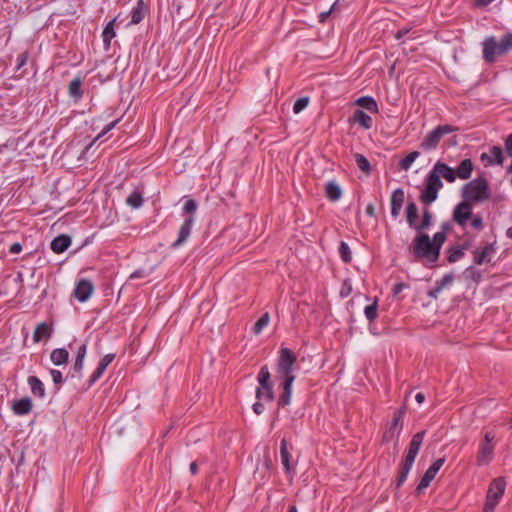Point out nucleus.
I'll return each instance as SVG.
<instances>
[{
    "instance_id": "obj_45",
    "label": "nucleus",
    "mask_w": 512,
    "mask_h": 512,
    "mask_svg": "<svg viewBox=\"0 0 512 512\" xmlns=\"http://www.w3.org/2000/svg\"><path fill=\"white\" fill-rule=\"evenodd\" d=\"M309 101V97L306 96L298 98L293 105V112L298 114L303 111L308 106Z\"/></svg>"
},
{
    "instance_id": "obj_40",
    "label": "nucleus",
    "mask_w": 512,
    "mask_h": 512,
    "mask_svg": "<svg viewBox=\"0 0 512 512\" xmlns=\"http://www.w3.org/2000/svg\"><path fill=\"white\" fill-rule=\"evenodd\" d=\"M354 158L358 168L365 174L369 175L372 170L369 160L363 154L360 153H356L354 155Z\"/></svg>"
},
{
    "instance_id": "obj_32",
    "label": "nucleus",
    "mask_w": 512,
    "mask_h": 512,
    "mask_svg": "<svg viewBox=\"0 0 512 512\" xmlns=\"http://www.w3.org/2000/svg\"><path fill=\"white\" fill-rule=\"evenodd\" d=\"M418 207L415 202H408L406 205V220L410 228L416 230L418 225Z\"/></svg>"
},
{
    "instance_id": "obj_39",
    "label": "nucleus",
    "mask_w": 512,
    "mask_h": 512,
    "mask_svg": "<svg viewBox=\"0 0 512 512\" xmlns=\"http://www.w3.org/2000/svg\"><path fill=\"white\" fill-rule=\"evenodd\" d=\"M364 314L370 324H372L378 317V299L375 298L373 303L366 306Z\"/></svg>"
},
{
    "instance_id": "obj_24",
    "label": "nucleus",
    "mask_w": 512,
    "mask_h": 512,
    "mask_svg": "<svg viewBox=\"0 0 512 512\" xmlns=\"http://www.w3.org/2000/svg\"><path fill=\"white\" fill-rule=\"evenodd\" d=\"M27 383L33 396L43 399L46 396L45 386L37 376H29Z\"/></svg>"
},
{
    "instance_id": "obj_16",
    "label": "nucleus",
    "mask_w": 512,
    "mask_h": 512,
    "mask_svg": "<svg viewBox=\"0 0 512 512\" xmlns=\"http://www.w3.org/2000/svg\"><path fill=\"white\" fill-rule=\"evenodd\" d=\"M93 290L94 286L91 281L87 279H81L76 283L74 296L79 302L83 303L90 298Z\"/></svg>"
},
{
    "instance_id": "obj_6",
    "label": "nucleus",
    "mask_w": 512,
    "mask_h": 512,
    "mask_svg": "<svg viewBox=\"0 0 512 512\" xmlns=\"http://www.w3.org/2000/svg\"><path fill=\"white\" fill-rule=\"evenodd\" d=\"M491 197V190L489 187L488 180L483 176H478L477 178L471 180L466 183L462 188V198L463 200L471 203H480L484 202Z\"/></svg>"
},
{
    "instance_id": "obj_41",
    "label": "nucleus",
    "mask_w": 512,
    "mask_h": 512,
    "mask_svg": "<svg viewBox=\"0 0 512 512\" xmlns=\"http://www.w3.org/2000/svg\"><path fill=\"white\" fill-rule=\"evenodd\" d=\"M338 252H339L341 260L344 263H350L352 261L351 249L345 241L340 242Z\"/></svg>"
},
{
    "instance_id": "obj_60",
    "label": "nucleus",
    "mask_w": 512,
    "mask_h": 512,
    "mask_svg": "<svg viewBox=\"0 0 512 512\" xmlns=\"http://www.w3.org/2000/svg\"><path fill=\"white\" fill-rule=\"evenodd\" d=\"M410 30H411V29H410V28H408V27H403V28L399 29V30L396 32V34H395V38H396L397 40H400L402 37H404L406 34H408Z\"/></svg>"
},
{
    "instance_id": "obj_61",
    "label": "nucleus",
    "mask_w": 512,
    "mask_h": 512,
    "mask_svg": "<svg viewBox=\"0 0 512 512\" xmlns=\"http://www.w3.org/2000/svg\"><path fill=\"white\" fill-rule=\"evenodd\" d=\"M366 214L370 217H375V207L372 203H369L367 206H366V210H365Z\"/></svg>"
},
{
    "instance_id": "obj_62",
    "label": "nucleus",
    "mask_w": 512,
    "mask_h": 512,
    "mask_svg": "<svg viewBox=\"0 0 512 512\" xmlns=\"http://www.w3.org/2000/svg\"><path fill=\"white\" fill-rule=\"evenodd\" d=\"M145 276V272L141 269L135 270L131 275V279L142 278Z\"/></svg>"
},
{
    "instance_id": "obj_4",
    "label": "nucleus",
    "mask_w": 512,
    "mask_h": 512,
    "mask_svg": "<svg viewBox=\"0 0 512 512\" xmlns=\"http://www.w3.org/2000/svg\"><path fill=\"white\" fill-rule=\"evenodd\" d=\"M482 45V57L486 63H494L498 57L512 51V32L505 33L498 41L495 36H487Z\"/></svg>"
},
{
    "instance_id": "obj_59",
    "label": "nucleus",
    "mask_w": 512,
    "mask_h": 512,
    "mask_svg": "<svg viewBox=\"0 0 512 512\" xmlns=\"http://www.w3.org/2000/svg\"><path fill=\"white\" fill-rule=\"evenodd\" d=\"M441 230L439 232H444V234H448L452 231V223L450 221H445L440 226Z\"/></svg>"
},
{
    "instance_id": "obj_37",
    "label": "nucleus",
    "mask_w": 512,
    "mask_h": 512,
    "mask_svg": "<svg viewBox=\"0 0 512 512\" xmlns=\"http://www.w3.org/2000/svg\"><path fill=\"white\" fill-rule=\"evenodd\" d=\"M420 156L418 151H412L399 161V168L408 171L413 162Z\"/></svg>"
},
{
    "instance_id": "obj_10",
    "label": "nucleus",
    "mask_w": 512,
    "mask_h": 512,
    "mask_svg": "<svg viewBox=\"0 0 512 512\" xmlns=\"http://www.w3.org/2000/svg\"><path fill=\"white\" fill-rule=\"evenodd\" d=\"M495 434L492 431H487L484 434L483 441L479 445V450L476 456V463L478 466L488 465L494 457V445L492 441Z\"/></svg>"
},
{
    "instance_id": "obj_20",
    "label": "nucleus",
    "mask_w": 512,
    "mask_h": 512,
    "mask_svg": "<svg viewBox=\"0 0 512 512\" xmlns=\"http://www.w3.org/2000/svg\"><path fill=\"white\" fill-rule=\"evenodd\" d=\"M71 242L72 240L69 235L60 234L51 241L50 248L54 253L60 254L65 252L69 248Z\"/></svg>"
},
{
    "instance_id": "obj_64",
    "label": "nucleus",
    "mask_w": 512,
    "mask_h": 512,
    "mask_svg": "<svg viewBox=\"0 0 512 512\" xmlns=\"http://www.w3.org/2000/svg\"><path fill=\"white\" fill-rule=\"evenodd\" d=\"M415 400L418 404H422L425 401V395L423 393L419 392L416 394Z\"/></svg>"
},
{
    "instance_id": "obj_34",
    "label": "nucleus",
    "mask_w": 512,
    "mask_h": 512,
    "mask_svg": "<svg viewBox=\"0 0 512 512\" xmlns=\"http://www.w3.org/2000/svg\"><path fill=\"white\" fill-rule=\"evenodd\" d=\"M325 192L327 198L332 202L338 201L342 195L341 188L335 181H329L326 184Z\"/></svg>"
},
{
    "instance_id": "obj_53",
    "label": "nucleus",
    "mask_w": 512,
    "mask_h": 512,
    "mask_svg": "<svg viewBox=\"0 0 512 512\" xmlns=\"http://www.w3.org/2000/svg\"><path fill=\"white\" fill-rule=\"evenodd\" d=\"M337 3H338V1L334 2V4L331 6V8L328 11H324L319 14V22L324 23L327 20V18L330 16V14L334 10Z\"/></svg>"
},
{
    "instance_id": "obj_14",
    "label": "nucleus",
    "mask_w": 512,
    "mask_h": 512,
    "mask_svg": "<svg viewBox=\"0 0 512 512\" xmlns=\"http://www.w3.org/2000/svg\"><path fill=\"white\" fill-rule=\"evenodd\" d=\"M115 359V354L109 353L102 357V359L99 361L96 369L91 374L87 381V389L92 387L104 374L105 370L109 366V364Z\"/></svg>"
},
{
    "instance_id": "obj_1",
    "label": "nucleus",
    "mask_w": 512,
    "mask_h": 512,
    "mask_svg": "<svg viewBox=\"0 0 512 512\" xmlns=\"http://www.w3.org/2000/svg\"><path fill=\"white\" fill-rule=\"evenodd\" d=\"M296 354L287 347H281L276 361V377L280 382L282 393L278 398V407L283 408L291 403L292 385L295 381Z\"/></svg>"
},
{
    "instance_id": "obj_33",
    "label": "nucleus",
    "mask_w": 512,
    "mask_h": 512,
    "mask_svg": "<svg viewBox=\"0 0 512 512\" xmlns=\"http://www.w3.org/2000/svg\"><path fill=\"white\" fill-rule=\"evenodd\" d=\"M432 224L433 214L427 207H425L422 211V220L416 227V232L425 233L424 231L427 230Z\"/></svg>"
},
{
    "instance_id": "obj_28",
    "label": "nucleus",
    "mask_w": 512,
    "mask_h": 512,
    "mask_svg": "<svg viewBox=\"0 0 512 512\" xmlns=\"http://www.w3.org/2000/svg\"><path fill=\"white\" fill-rule=\"evenodd\" d=\"M474 165L471 159L466 158L460 162L458 167L455 169L457 177L466 180L471 177Z\"/></svg>"
},
{
    "instance_id": "obj_58",
    "label": "nucleus",
    "mask_w": 512,
    "mask_h": 512,
    "mask_svg": "<svg viewBox=\"0 0 512 512\" xmlns=\"http://www.w3.org/2000/svg\"><path fill=\"white\" fill-rule=\"evenodd\" d=\"M442 290L436 285L433 289L427 292L428 297L437 299Z\"/></svg>"
},
{
    "instance_id": "obj_7",
    "label": "nucleus",
    "mask_w": 512,
    "mask_h": 512,
    "mask_svg": "<svg viewBox=\"0 0 512 512\" xmlns=\"http://www.w3.org/2000/svg\"><path fill=\"white\" fill-rule=\"evenodd\" d=\"M458 130L459 128L457 126L451 124L438 125L422 139L419 148L425 152L433 151L438 147L445 135Z\"/></svg>"
},
{
    "instance_id": "obj_44",
    "label": "nucleus",
    "mask_w": 512,
    "mask_h": 512,
    "mask_svg": "<svg viewBox=\"0 0 512 512\" xmlns=\"http://www.w3.org/2000/svg\"><path fill=\"white\" fill-rule=\"evenodd\" d=\"M470 222L468 224H470V226L477 230V231H481L483 230L484 228V222H483V218L480 214H473L472 213V217L470 218L469 220Z\"/></svg>"
},
{
    "instance_id": "obj_31",
    "label": "nucleus",
    "mask_w": 512,
    "mask_h": 512,
    "mask_svg": "<svg viewBox=\"0 0 512 512\" xmlns=\"http://www.w3.org/2000/svg\"><path fill=\"white\" fill-rule=\"evenodd\" d=\"M355 104L371 113L379 112L377 101L372 96H361L355 101Z\"/></svg>"
},
{
    "instance_id": "obj_5",
    "label": "nucleus",
    "mask_w": 512,
    "mask_h": 512,
    "mask_svg": "<svg viewBox=\"0 0 512 512\" xmlns=\"http://www.w3.org/2000/svg\"><path fill=\"white\" fill-rule=\"evenodd\" d=\"M424 436H425L424 430L417 432L416 434L413 435V437L409 443L408 452L405 456L403 463L401 464L398 476L395 481L396 489H399L406 481L408 474L413 466V463L419 453V450L423 443Z\"/></svg>"
},
{
    "instance_id": "obj_48",
    "label": "nucleus",
    "mask_w": 512,
    "mask_h": 512,
    "mask_svg": "<svg viewBox=\"0 0 512 512\" xmlns=\"http://www.w3.org/2000/svg\"><path fill=\"white\" fill-rule=\"evenodd\" d=\"M466 272L470 274V278L476 282L479 283L482 278V274L479 270L475 269L473 266H470L466 269Z\"/></svg>"
},
{
    "instance_id": "obj_63",
    "label": "nucleus",
    "mask_w": 512,
    "mask_h": 512,
    "mask_svg": "<svg viewBox=\"0 0 512 512\" xmlns=\"http://www.w3.org/2000/svg\"><path fill=\"white\" fill-rule=\"evenodd\" d=\"M189 470L192 475H196L198 473V464L196 461L190 463Z\"/></svg>"
},
{
    "instance_id": "obj_46",
    "label": "nucleus",
    "mask_w": 512,
    "mask_h": 512,
    "mask_svg": "<svg viewBox=\"0 0 512 512\" xmlns=\"http://www.w3.org/2000/svg\"><path fill=\"white\" fill-rule=\"evenodd\" d=\"M454 281V275L452 273L445 274L441 279L436 281V285L443 290L445 287L451 285Z\"/></svg>"
},
{
    "instance_id": "obj_57",
    "label": "nucleus",
    "mask_w": 512,
    "mask_h": 512,
    "mask_svg": "<svg viewBox=\"0 0 512 512\" xmlns=\"http://www.w3.org/2000/svg\"><path fill=\"white\" fill-rule=\"evenodd\" d=\"M23 247H22V244L19 243V242H15L13 243L10 248H9V252L11 254H18L22 251Z\"/></svg>"
},
{
    "instance_id": "obj_15",
    "label": "nucleus",
    "mask_w": 512,
    "mask_h": 512,
    "mask_svg": "<svg viewBox=\"0 0 512 512\" xmlns=\"http://www.w3.org/2000/svg\"><path fill=\"white\" fill-rule=\"evenodd\" d=\"M480 160L482 163H484L485 166L503 165L504 156L502 148L496 145L490 147L489 153H482Z\"/></svg>"
},
{
    "instance_id": "obj_35",
    "label": "nucleus",
    "mask_w": 512,
    "mask_h": 512,
    "mask_svg": "<svg viewBox=\"0 0 512 512\" xmlns=\"http://www.w3.org/2000/svg\"><path fill=\"white\" fill-rule=\"evenodd\" d=\"M115 21H116V18H114L111 21H109L106 24V26L104 27L103 32H102L103 44H104L106 49H108L110 47L111 40L116 35L115 30H114V23H115Z\"/></svg>"
},
{
    "instance_id": "obj_25",
    "label": "nucleus",
    "mask_w": 512,
    "mask_h": 512,
    "mask_svg": "<svg viewBox=\"0 0 512 512\" xmlns=\"http://www.w3.org/2000/svg\"><path fill=\"white\" fill-rule=\"evenodd\" d=\"M68 94L76 103L82 99L83 90L81 77L77 76L70 81L68 85Z\"/></svg>"
},
{
    "instance_id": "obj_52",
    "label": "nucleus",
    "mask_w": 512,
    "mask_h": 512,
    "mask_svg": "<svg viewBox=\"0 0 512 512\" xmlns=\"http://www.w3.org/2000/svg\"><path fill=\"white\" fill-rule=\"evenodd\" d=\"M409 287L408 284L404 282H399L395 284L392 288V295L394 297H397L403 290L407 289Z\"/></svg>"
},
{
    "instance_id": "obj_38",
    "label": "nucleus",
    "mask_w": 512,
    "mask_h": 512,
    "mask_svg": "<svg viewBox=\"0 0 512 512\" xmlns=\"http://www.w3.org/2000/svg\"><path fill=\"white\" fill-rule=\"evenodd\" d=\"M198 208V203L194 199H187L182 207L183 214H186V218H192L195 222V213Z\"/></svg>"
},
{
    "instance_id": "obj_29",
    "label": "nucleus",
    "mask_w": 512,
    "mask_h": 512,
    "mask_svg": "<svg viewBox=\"0 0 512 512\" xmlns=\"http://www.w3.org/2000/svg\"><path fill=\"white\" fill-rule=\"evenodd\" d=\"M495 252L494 244H488L481 250L474 251V259L473 262L476 265H482L484 262H490V259H487V256L491 253Z\"/></svg>"
},
{
    "instance_id": "obj_17",
    "label": "nucleus",
    "mask_w": 512,
    "mask_h": 512,
    "mask_svg": "<svg viewBox=\"0 0 512 512\" xmlns=\"http://www.w3.org/2000/svg\"><path fill=\"white\" fill-rule=\"evenodd\" d=\"M193 225L194 222L191 217L185 218L184 222L179 228L177 239L170 246L172 249H177L187 241L191 234Z\"/></svg>"
},
{
    "instance_id": "obj_9",
    "label": "nucleus",
    "mask_w": 512,
    "mask_h": 512,
    "mask_svg": "<svg viewBox=\"0 0 512 512\" xmlns=\"http://www.w3.org/2000/svg\"><path fill=\"white\" fill-rule=\"evenodd\" d=\"M506 482L503 477L494 479L488 489L483 512H494L499 500L505 492Z\"/></svg>"
},
{
    "instance_id": "obj_51",
    "label": "nucleus",
    "mask_w": 512,
    "mask_h": 512,
    "mask_svg": "<svg viewBox=\"0 0 512 512\" xmlns=\"http://www.w3.org/2000/svg\"><path fill=\"white\" fill-rule=\"evenodd\" d=\"M27 60H28V52L24 51V52L20 53L17 57L16 70H20L27 63Z\"/></svg>"
},
{
    "instance_id": "obj_26",
    "label": "nucleus",
    "mask_w": 512,
    "mask_h": 512,
    "mask_svg": "<svg viewBox=\"0 0 512 512\" xmlns=\"http://www.w3.org/2000/svg\"><path fill=\"white\" fill-rule=\"evenodd\" d=\"M350 122L358 123L364 129L368 130L373 125V120L371 116H369L362 109H356L350 118Z\"/></svg>"
},
{
    "instance_id": "obj_18",
    "label": "nucleus",
    "mask_w": 512,
    "mask_h": 512,
    "mask_svg": "<svg viewBox=\"0 0 512 512\" xmlns=\"http://www.w3.org/2000/svg\"><path fill=\"white\" fill-rule=\"evenodd\" d=\"M405 200V193L402 188H397L391 195V216L397 219L400 215L403 203Z\"/></svg>"
},
{
    "instance_id": "obj_27",
    "label": "nucleus",
    "mask_w": 512,
    "mask_h": 512,
    "mask_svg": "<svg viewBox=\"0 0 512 512\" xmlns=\"http://www.w3.org/2000/svg\"><path fill=\"white\" fill-rule=\"evenodd\" d=\"M143 202V187H135L126 198V204L133 209L140 208Z\"/></svg>"
},
{
    "instance_id": "obj_43",
    "label": "nucleus",
    "mask_w": 512,
    "mask_h": 512,
    "mask_svg": "<svg viewBox=\"0 0 512 512\" xmlns=\"http://www.w3.org/2000/svg\"><path fill=\"white\" fill-rule=\"evenodd\" d=\"M83 366L84 360L75 358L74 364L70 369L69 376H71L72 378L81 377Z\"/></svg>"
},
{
    "instance_id": "obj_30",
    "label": "nucleus",
    "mask_w": 512,
    "mask_h": 512,
    "mask_svg": "<svg viewBox=\"0 0 512 512\" xmlns=\"http://www.w3.org/2000/svg\"><path fill=\"white\" fill-rule=\"evenodd\" d=\"M69 352L65 348H56L50 354L51 362L56 366L65 365L68 363Z\"/></svg>"
},
{
    "instance_id": "obj_50",
    "label": "nucleus",
    "mask_w": 512,
    "mask_h": 512,
    "mask_svg": "<svg viewBox=\"0 0 512 512\" xmlns=\"http://www.w3.org/2000/svg\"><path fill=\"white\" fill-rule=\"evenodd\" d=\"M50 375H51L52 381L55 385L63 383V376H62V372L60 370L51 369Z\"/></svg>"
},
{
    "instance_id": "obj_56",
    "label": "nucleus",
    "mask_w": 512,
    "mask_h": 512,
    "mask_svg": "<svg viewBox=\"0 0 512 512\" xmlns=\"http://www.w3.org/2000/svg\"><path fill=\"white\" fill-rule=\"evenodd\" d=\"M252 409L255 412V414L260 415L264 412L265 407L260 401H257L253 404Z\"/></svg>"
},
{
    "instance_id": "obj_12",
    "label": "nucleus",
    "mask_w": 512,
    "mask_h": 512,
    "mask_svg": "<svg viewBox=\"0 0 512 512\" xmlns=\"http://www.w3.org/2000/svg\"><path fill=\"white\" fill-rule=\"evenodd\" d=\"M405 411H406V407L403 406L402 408L398 409L393 414V418H392L390 424L388 425L387 430L383 434V437H382L383 442H389L393 438L398 439V437L402 431V427H403L402 422H403V417H404Z\"/></svg>"
},
{
    "instance_id": "obj_8",
    "label": "nucleus",
    "mask_w": 512,
    "mask_h": 512,
    "mask_svg": "<svg viewBox=\"0 0 512 512\" xmlns=\"http://www.w3.org/2000/svg\"><path fill=\"white\" fill-rule=\"evenodd\" d=\"M257 381L259 386L256 388L255 396L258 401L266 400L273 401L275 398L274 395V385L271 381L270 371L267 365H263L257 375Z\"/></svg>"
},
{
    "instance_id": "obj_11",
    "label": "nucleus",
    "mask_w": 512,
    "mask_h": 512,
    "mask_svg": "<svg viewBox=\"0 0 512 512\" xmlns=\"http://www.w3.org/2000/svg\"><path fill=\"white\" fill-rule=\"evenodd\" d=\"M474 205L462 200L453 209L452 222L457 224L462 229L468 226L469 220L472 217Z\"/></svg>"
},
{
    "instance_id": "obj_21",
    "label": "nucleus",
    "mask_w": 512,
    "mask_h": 512,
    "mask_svg": "<svg viewBox=\"0 0 512 512\" xmlns=\"http://www.w3.org/2000/svg\"><path fill=\"white\" fill-rule=\"evenodd\" d=\"M53 334V326L46 322L39 323L33 332L34 343L49 339Z\"/></svg>"
},
{
    "instance_id": "obj_2",
    "label": "nucleus",
    "mask_w": 512,
    "mask_h": 512,
    "mask_svg": "<svg viewBox=\"0 0 512 512\" xmlns=\"http://www.w3.org/2000/svg\"><path fill=\"white\" fill-rule=\"evenodd\" d=\"M441 178H444L449 183H453L457 175L454 168L442 161H437L426 175L424 189L419 195V200L426 206L437 200L438 193L443 188Z\"/></svg>"
},
{
    "instance_id": "obj_36",
    "label": "nucleus",
    "mask_w": 512,
    "mask_h": 512,
    "mask_svg": "<svg viewBox=\"0 0 512 512\" xmlns=\"http://www.w3.org/2000/svg\"><path fill=\"white\" fill-rule=\"evenodd\" d=\"M447 261L449 263H455L461 260L465 253L463 252V248H460L459 245H453L446 249Z\"/></svg>"
},
{
    "instance_id": "obj_3",
    "label": "nucleus",
    "mask_w": 512,
    "mask_h": 512,
    "mask_svg": "<svg viewBox=\"0 0 512 512\" xmlns=\"http://www.w3.org/2000/svg\"><path fill=\"white\" fill-rule=\"evenodd\" d=\"M447 239L444 232H436L432 239L427 233H417L409 246L410 252L417 259H425L429 263L438 261L441 248Z\"/></svg>"
},
{
    "instance_id": "obj_49",
    "label": "nucleus",
    "mask_w": 512,
    "mask_h": 512,
    "mask_svg": "<svg viewBox=\"0 0 512 512\" xmlns=\"http://www.w3.org/2000/svg\"><path fill=\"white\" fill-rule=\"evenodd\" d=\"M86 353H87V344L85 342H83L77 346L76 351H75V354H76L75 358L84 360Z\"/></svg>"
},
{
    "instance_id": "obj_55",
    "label": "nucleus",
    "mask_w": 512,
    "mask_h": 512,
    "mask_svg": "<svg viewBox=\"0 0 512 512\" xmlns=\"http://www.w3.org/2000/svg\"><path fill=\"white\" fill-rule=\"evenodd\" d=\"M119 120H114L112 122H110L109 124H107L103 130L101 131V133H99V135L97 136L96 139H99L101 138L103 135H105L106 133H108L110 130H112L115 125L118 123Z\"/></svg>"
},
{
    "instance_id": "obj_47",
    "label": "nucleus",
    "mask_w": 512,
    "mask_h": 512,
    "mask_svg": "<svg viewBox=\"0 0 512 512\" xmlns=\"http://www.w3.org/2000/svg\"><path fill=\"white\" fill-rule=\"evenodd\" d=\"M352 293V284L350 279H345L342 283L340 296L342 298L348 297Z\"/></svg>"
},
{
    "instance_id": "obj_23",
    "label": "nucleus",
    "mask_w": 512,
    "mask_h": 512,
    "mask_svg": "<svg viewBox=\"0 0 512 512\" xmlns=\"http://www.w3.org/2000/svg\"><path fill=\"white\" fill-rule=\"evenodd\" d=\"M147 13V6L144 0H138L136 5L131 10V20L129 25H137L139 24L145 17Z\"/></svg>"
},
{
    "instance_id": "obj_19",
    "label": "nucleus",
    "mask_w": 512,
    "mask_h": 512,
    "mask_svg": "<svg viewBox=\"0 0 512 512\" xmlns=\"http://www.w3.org/2000/svg\"><path fill=\"white\" fill-rule=\"evenodd\" d=\"M288 441L283 438L280 442V459L284 468L285 474L289 475L293 471V467L291 465V453L288 448Z\"/></svg>"
},
{
    "instance_id": "obj_22",
    "label": "nucleus",
    "mask_w": 512,
    "mask_h": 512,
    "mask_svg": "<svg viewBox=\"0 0 512 512\" xmlns=\"http://www.w3.org/2000/svg\"><path fill=\"white\" fill-rule=\"evenodd\" d=\"M32 407V400L29 397H24L13 402L12 411L15 415L23 416L29 414Z\"/></svg>"
},
{
    "instance_id": "obj_13",
    "label": "nucleus",
    "mask_w": 512,
    "mask_h": 512,
    "mask_svg": "<svg viewBox=\"0 0 512 512\" xmlns=\"http://www.w3.org/2000/svg\"><path fill=\"white\" fill-rule=\"evenodd\" d=\"M445 460H446L445 457L438 458L429 466V468L426 470V472L422 476L419 484L417 485V487L415 489V493L417 495L421 494L430 485V483L433 481V479L435 478L438 471L441 469V467L445 463Z\"/></svg>"
},
{
    "instance_id": "obj_42",
    "label": "nucleus",
    "mask_w": 512,
    "mask_h": 512,
    "mask_svg": "<svg viewBox=\"0 0 512 512\" xmlns=\"http://www.w3.org/2000/svg\"><path fill=\"white\" fill-rule=\"evenodd\" d=\"M270 321L269 313H264L254 324L253 331L255 334H259L268 324Z\"/></svg>"
},
{
    "instance_id": "obj_54",
    "label": "nucleus",
    "mask_w": 512,
    "mask_h": 512,
    "mask_svg": "<svg viewBox=\"0 0 512 512\" xmlns=\"http://www.w3.org/2000/svg\"><path fill=\"white\" fill-rule=\"evenodd\" d=\"M504 146L508 156H512V133L509 134L505 139Z\"/></svg>"
}]
</instances>
